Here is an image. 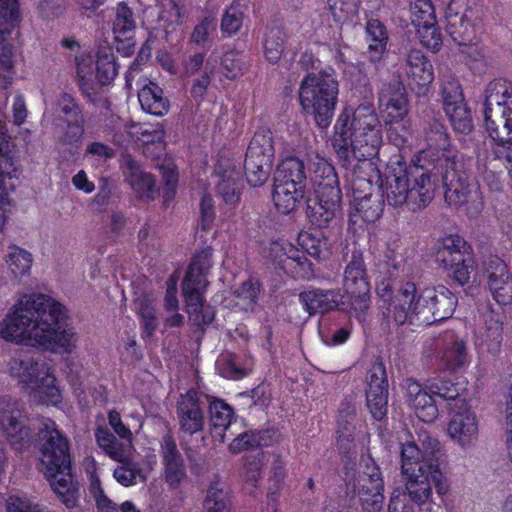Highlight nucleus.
Masks as SVG:
<instances>
[{
	"instance_id": "23",
	"label": "nucleus",
	"mask_w": 512,
	"mask_h": 512,
	"mask_svg": "<svg viewBox=\"0 0 512 512\" xmlns=\"http://www.w3.org/2000/svg\"><path fill=\"white\" fill-rule=\"evenodd\" d=\"M411 20L417 36L427 49L436 52L442 44L441 34L436 26L434 9L430 0H413Z\"/></svg>"
},
{
	"instance_id": "2",
	"label": "nucleus",
	"mask_w": 512,
	"mask_h": 512,
	"mask_svg": "<svg viewBox=\"0 0 512 512\" xmlns=\"http://www.w3.org/2000/svg\"><path fill=\"white\" fill-rule=\"evenodd\" d=\"M66 307L45 294L25 295L0 321V337L11 343L70 353L78 342L74 328L66 324Z\"/></svg>"
},
{
	"instance_id": "39",
	"label": "nucleus",
	"mask_w": 512,
	"mask_h": 512,
	"mask_svg": "<svg viewBox=\"0 0 512 512\" xmlns=\"http://www.w3.org/2000/svg\"><path fill=\"white\" fill-rule=\"evenodd\" d=\"M11 143L5 125L0 121V197H9L7 181L16 177L18 169L11 153Z\"/></svg>"
},
{
	"instance_id": "45",
	"label": "nucleus",
	"mask_w": 512,
	"mask_h": 512,
	"mask_svg": "<svg viewBox=\"0 0 512 512\" xmlns=\"http://www.w3.org/2000/svg\"><path fill=\"white\" fill-rule=\"evenodd\" d=\"M489 288L499 304L506 305L512 301V279L504 264L499 263L490 274Z\"/></svg>"
},
{
	"instance_id": "44",
	"label": "nucleus",
	"mask_w": 512,
	"mask_h": 512,
	"mask_svg": "<svg viewBox=\"0 0 512 512\" xmlns=\"http://www.w3.org/2000/svg\"><path fill=\"white\" fill-rule=\"evenodd\" d=\"M138 100L145 112L155 116H162L169 110V102L163 96L162 89L152 82L141 88Z\"/></svg>"
},
{
	"instance_id": "58",
	"label": "nucleus",
	"mask_w": 512,
	"mask_h": 512,
	"mask_svg": "<svg viewBox=\"0 0 512 512\" xmlns=\"http://www.w3.org/2000/svg\"><path fill=\"white\" fill-rule=\"evenodd\" d=\"M66 131L59 136V143L62 145L78 144L84 134L83 117L76 116L75 119H69Z\"/></svg>"
},
{
	"instance_id": "56",
	"label": "nucleus",
	"mask_w": 512,
	"mask_h": 512,
	"mask_svg": "<svg viewBox=\"0 0 512 512\" xmlns=\"http://www.w3.org/2000/svg\"><path fill=\"white\" fill-rule=\"evenodd\" d=\"M427 389L433 394L446 400L455 399L459 394L457 384L441 378L430 379L426 383Z\"/></svg>"
},
{
	"instance_id": "36",
	"label": "nucleus",
	"mask_w": 512,
	"mask_h": 512,
	"mask_svg": "<svg viewBox=\"0 0 512 512\" xmlns=\"http://www.w3.org/2000/svg\"><path fill=\"white\" fill-rule=\"evenodd\" d=\"M162 464L165 482L172 488L178 487L186 478V470L175 442L168 436L162 441Z\"/></svg>"
},
{
	"instance_id": "48",
	"label": "nucleus",
	"mask_w": 512,
	"mask_h": 512,
	"mask_svg": "<svg viewBox=\"0 0 512 512\" xmlns=\"http://www.w3.org/2000/svg\"><path fill=\"white\" fill-rule=\"evenodd\" d=\"M5 263L14 278H21L29 273L33 264V257L25 249L12 246L5 256Z\"/></svg>"
},
{
	"instance_id": "5",
	"label": "nucleus",
	"mask_w": 512,
	"mask_h": 512,
	"mask_svg": "<svg viewBox=\"0 0 512 512\" xmlns=\"http://www.w3.org/2000/svg\"><path fill=\"white\" fill-rule=\"evenodd\" d=\"M39 470L67 508L78 502V488L70 473L69 443L51 419H44L39 428Z\"/></svg>"
},
{
	"instance_id": "51",
	"label": "nucleus",
	"mask_w": 512,
	"mask_h": 512,
	"mask_svg": "<svg viewBox=\"0 0 512 512\" xmlns=\"http://www.w3.org/2000/svg\"><path fill=\"white\" fill-rule=\"evenodd\" d=\"M272 434L273 433L270 431H265L262 434L257 435L254 433L241 432L229 444V450L232 453H239L254 445L268 446L271 444V441H268L266 437L270 438Z\"/></svg>"
},
{
	"instance_id": "22",
	"label": "nucleus",
	"mask_w": 512,
	"mask_h": 512,
	"mask_svg": "<svg viewBox=\"0 0 512 512\" xmlns=\"http://www.w3.org/2000/svg\"><path fill=\"white\" fill-rule=\"evenodd\" d=\"M268 257L294 278L309 279L313 276L311 263L287 241L280 240L271 243Z\"/></svg>"
},
{
	"instance_id": "27",
	"label": "nucleus",
	"mask_w": 512,
	"mask_h": 512,
	"mask_svg": "<svg viewBox=\"0 0 512 512\" xmlns=\"http://www.w3.org/2000/svg\"><path fill=\"white\" fill-rule=\"evenodd\" d=\"M239 173L232 166L229 159H221L208 181V186L214 185L228 205H235L240 199V189L238 185Z\"/></svg>"
},
{
	"instance_id": "34",
	"label": "nucleus",
	"mask_w": 512,
	"mask_h": 512,
	"mask_svg": "<svg viewBox=\"0 0 512 512\" xmlns=\"http://www.w3.org/2000/svg\"><path fill=\"white\" fill-rule=\"evenodd\" d=\"M178 416L181 429L188 434H194L203 429L205 420L200 405V394L190 390L181 396L178 405Z\"/></svg>"
},
{
	"instance_id": "32",
	"label": "nucleus",
	"mask_w": 512,
	"mask_h": 512,
	"mask_svg": "<svg viewBox=\"0 0 512 512\" xmlns=\"http://www.w3.org/2000/svg\"><path fill=\"white\" fill-rule=\"evenodd\" d=\"M503 328L499 314L488 311L484 315V323L479 326L475 333V348L479 353H494L502 342Z\"/></svg>"
},
{
	"instance_id": "37",
	"label": "nucleus",
	"mask_w": 512,
	"mask_h": 512,
	"mask_svg": "<svg viewBox=\"0 0 512 512\" xmlns=\"http://www.w3.org/2000/svg\"><path fill=\"white\" fill-rule=\"evenodd\" d=\"M165 131L161 124H139L131 123L126 127V136L115 138L119 145L134 143L137 146L150 143H161L164 139Z\"/></svg>"
},
{
	"instance_id": "38",
	"label": "nucleus",
	"mask_w": 512,
	"mask_h": 512,
	"mask_svg": "<svg viewBox=\"0 0 512 512\" xmlns=\"http://www.w3.org/2000/svg\"><path fill=\"white\" fill-rule=\"evenodd\" d=\"M95 438L98 446L111 459L118 462L130 460L134 446L132 440L117 439L107 428L99 427L95 432Z\"/></svg>"
},
{
	"instance_id": "60",
	"label": "nucleus",
	"mask_w": 512,
	"mask_h": 512,
	"mask_svg": "<svg viewBox=\"0 0 512 512\" xmlns=\"http://www.w3.org/2000/svg\"><path fill=\"white\" fill-rule=\"evenodd\" d=\"M330 7L339 20L353 17L358 8L359 0H328Z\"/></svg>"
},
{
	"instance_id": "13",
	"label": "nucleus",
	"mask_w": 512,
	"mask_h": 512,
	"mask_svg": "<svg viewBox=\"0 0 512 512\" xmlns=\"http://www.w3.org/2000/svg\"><path fill=\"white\" fill-rule=\"evenodd\" d=\"M75 65L79 84L87 94L111 84L118 74L114 53L108 46L99 49L95 61L88 54L77 55Z\"/></svg>"
},
{
	"instance_id": "26",
	"label": "nucleus",
	"mask_w": 512,
	"mask_h": 512,
	"mask_svg": "<svg viewBox=\"0 0 512 512\" xmlns=\"http://www.w3.org/2000/svg\"><path fill=\"white\" fill-rule=\"evenodd\" d=\"M299 299L304 309L310 315L316 313L324 314L335 309L353 313L351 306L344 300V295H341L336 290L314 289L304 291L300 294Z\"/></svg>"
},
{
	"instance_id": "11",
	"label": "nucleus",
	"mask_w": 512,
	"mask_h": 512,
	"mask_svg": "<svg viewBox=\"0 0 512 512\" xmlns=\"http://www.w3.org/2000/svg\"><path fill=\"white\" fill-rule=\"evenodd\" d=\"M210 268L207 254L196 256L190 264L182 284V292L186 303V311L195 324H208L213 320L214 313L204 305L203 293L207 286L206 274Z\"/></svg>"
},
{
	"instance_id": "17",
	"label": "nucleus",
	"mask_w": 512,
	"mask_h": 512,
	"mask_svg": "<svg viewBox=\"0 0 512 512\" xmlns=\"http://www.w3.org/2000/svg\"><path fill=\"white\" fill-rule=\"evenodd\" d=\"M18 21L17 0H0V87L5 89L12 85L16 75L13 49L6 43V35Z\"/></svg>"
},
{
	"instance_id": "49",
	"label": "nucleus",
	"mask_w": 512,
	"mask_h": 512,
	"mask_svg": "<svg viewBox=\"0 0 512 512\" xmlns=\"http://www.w3.org/2000/svg\"><path fill=\"white\" fill-rule=\"evenodd\" d=\"M216 64H217L216 57H209L208 59H206L204 61V58L202 55H195L186 64L187 74H193L201 67H203V69H204V75L202 76V78L197 80V82L193 85L192 93L194 95H196V96L202 95L204 90L207 88L209 81H210L208 73L213 72Z\"/></svg>"
},
{
	"instance_id": "29",
	"label": "nucleus",
	"mask_w": 512,
	"mask_h": 512,
	"mask_svg": "<svg viewBox=\"0 0 512 512\" xmlns=\"http://www.w3.org/2000/svg\"><path fill=\"white\" fill-rule=\"evenodd\" d=\"M368 469L370 472L362 475L358 480V496L366 512H376L384 499V485L379 468L373 465Z\"/></svg>"
},
{
	"instance_id": "28",
	"label": "nucleus",
	"mask_w": 512,
	"mask_h": 512,
	"mask_svg": "<svg viewBox=\"0 0 512 512\" xmlns=\"http://www.w3.org/2000/svg\"><path fill=\"white\" fill-rule=\"evenodd\" d=\"M407 404L416 417L424 423L434 422L439 415L438 407L426 384L408 380L406 382Z\"/></svg>"
},
{
	"instance_id": "15",
	"label": "nucleus",
	"mask_w": 512,
	"mask_h": 512,
	"mask_svg": "<svg viewBox=\"0 0 512 512\" xmlns=\"http://www.w3.org/2000/svg\"><path fill=\"white\" fill-rule=\"evenodd\" d=\"M273 156L272 132L268 129L257 131L250 142L245 160V175L251 186H261L267 181Z\"/></svg>"
},
{
	"instance_id": "46",
	"label": "nucleus",
	"mask_w": 512,
	"mask_h": 512,
	"mask_svg": "<svg viewBox=\"0 0 512 512\" xmlns=\"http://www.w3.org/2000/svg\"><path fill=\"white\" fill-rule=\"evenodd\" d=\"M366 41L369 57L379 60L387 49L388 33L383 23L378 19H370L366 24Z\"/></svg>"
},
{
	"instance_id": "50",
	"label": "nucleus",
	"mask_w": 512,
	"mask_h": 512,
	"mask_svg": "<svg viewBox=\"0 0 512 512\" xmlns=\"http://www.w3.org/2000/svg\"><path fill=\"white\" fill-rule=\"evenodd\" d=\"M297 241L301 249L314 258H325L328 255L327 241L318 230L301 231Z\"/></svg>"
},
{
	"instance_id": "24",
	"label": "nucleus",
	"mask_w": 512,
	"mask_h": 512,
	"mask_svg": "<svg viewBox=\"0 0 512 512\" xmlns=\"http://www.w3.org/2000/svg\"><path fill=\"white\" fill-rule=\"evenodd\" d=\"M445 199L451 206H464L471 217H476L484 207L479 185L462 178L451 181L446 189Z\"/></svg>"
},
{
	"instance_id": "57",
	"label": "nucleus",
	"mask_w": 512,
	"mask_h": 512,
	"mask_svg": "<svg viewBox=\"0 0 512 512\" xmlns=\"http://www.w3.org/2000/svg\"><path fill=\"white\" fill-rule=\"evenodd\" d=\"M113 156V149L100 142H93L89 144L84 152V160L93 166L105 162Z\"/></svg>"
},
{
	"instance_id": "40",
	"label": "nucleus",
	"mask_w": 512,
	"mask_h": 512,
	"mask_svg": "<svg viewBox=\"0 0 512 512\" xmlns=\"http://www.w3.org/2000/svg\"><path fill=\"white\" fill-rule=\"evenodd\" d=\"M230 490L225 481L215 477L210 481L203 501V512H229Z\"/></svg>"
},
{
	"instance_id": "16",
	"label": "nucleus",
	"mask_w": 512,
	"mask_h": 512,
	"mask_svg": "<svg viewBox=\"0 0 512 512\" xmlns=\"http://www.w3.org/2000/svg\"><path fill=\"white\" fill-rule=\"evenodd\" d=\"M343 288L346 301L355 316L362 320L369 307L370 284L366 276L364 260L361 253H353L344 271Z\"/></svg>"
},
{
	"instance_id": "14",
	"label": "nucleus",
	"mask_w": 512,
	"mask_h": 512,
	"mask_svg": "<svg viewBox=\"0 0 512 512\" xmlns=\"http://www.w3.org/2000/svg\"><path fill=\"white\" fill-rule=\"evenodd\" d=\"M436 257L447 275L461 285L468 283L475 272L472 249L458 235L445 236Z\"/></svg>"
},
{
	"instance_id": "12",
	"label": "nucleus",
	"mask_w": 512,
	"mask_h": 512,
	"mask_svg": "<svg viewBox=\"0 0 512 512\" xmlns=\"http://www.w3.org/2000/svg\"><path fill=\"white\" fill-rule=\"evenodd\" d=\"M379 110L388 126V137L395 145L405 142L410 127L405 120L408 114V100L405 87L397 82L384 85L379 96Z\"/></svg>"
},
{
	"instance_id": "18",
	"label": "nucleus",
	"mask_w": 512,
	"mask_h": 512,
	"mask_svg": "<svg viewBox=\"0 0 512 512\" xmlns=\"http://www.w3.org/2000/svg\"><path fill=\"white\" fill-rule=\"evenodd\" d=\"M447 31L452 40L458 46L475 47L474 52L479 59L469 61L471 68H477V62L483 61L485 54L483 49L477 46L482 33L481 21L475 11L466 9L461 15H448Z\"/></svg>"
},
{
	"instance_id": "63",
	"label": "nucleus",
	"mask_w": 512,
	"mask_h": 512,
	"mask_svg": "<svg viewBox=\"0 0 512 512\" xmlns=\"http://www.w3.org/2000/svg\"><path fill=\"white\" fill-rule=\"evenodd\" d=\"M216 27V18L213 15L203 17V19L196 25L193 33L192 40L196 43L204 42L209 33Z\"/></svg>"
},
{
	"instance_id": "33",
	"label": "nucleus",
	"mask_w": 512,
	"mask_h": 512,
	"mask_svg": "<svg viewBox=\"0 0 512 512\" xmlns=\"http://www.w3.org/2000/svg\"><path fill=\"white\" fill-rule=\"evenodd\" d=\"M135 22L131 10L119 3L116 8V17L113 22V34L117 51L124 56H130L135 49L134 39Z\"/></svg>"
},
{
	"instance_id": "20",
	"label": "nucleus",
	"mask_w": 512,
	"mask_h": 512,
	"mask_svg": "<svg viewBox=\"0 0 512 512\" xmlns=\"http://www.w3.org/2000/svg\"><path fill=\"white\" fill-rule=\"evenodd\" d=\"M449 439L463 450L476 446L479 436V422L475 412L464 402L456 403L451 409L446 426Z\"/></svg>"
},
{
	"instance_id": "30",
	"label": "nucleus",
	"mask_w": 512,
	"mask_h": 512,
	"mask_svg": "<svg viewBox=\"0 0 512 512\" xmlns=\"http://www.w3.org/2000/svg\"><path fill=\"white\" fill-rule=\"evenodd\" d=\"M123 173L126 181L137 195L145 200H152L158 195L156 180L145 171L135 160L126 157L123 162Z\"/></svg>"
},
{
	"instance_id": "55",
	"label": "nucleus",
	"mask_w": 512,
	"mask_h": 512,
	"mask_svg": "<svg viewBox=\"0 0 512 512\" xmlns=\"http://www.w3.org/2000/svg\"><path fill=\"white\" fill-rule=\"evenodd\" d=\"M283 53V39L279 31H270L264 41V57L274 64L277 63Z\"/></svg>"
},
{
	"instance_id": "9",
	"label": "nucleus",
	"mask_w": 512,
	"mask_h": 512,
	"mask_svg": "<svg viewBox=\"0 0 512 512\" xmlns=\"http://www.w3.org/2000/svg\"><path fill=\"white\" fill-rule=\"evenodd\" d=\"M309 169L314 175L312 180L317 198L312 213L315 222L321 226L335 217L339 210L341 192L334 167L327 159L315 154L310 159Z\"/></svg>"
},
{
	"instance_id": "10",
	"label": "nucleus",
	"mask_w": 512,
	"mask_h": 512,
	"mask_svg": "<svg viewBox=\"0 0 512 512\" xmlns=\"http://www.w3.org/2000/svg\"><path fill=\"white\" fill-rule=\"evenodd\" d=\"M306 176L303 162L287 158L279 165L274 178L273 200L276 208L284 214L294 211L306 199L312 210L311 199L306 197Z\"/></svg>"
},
{
	"instance_id": "47",
	"label": "nucleus",
	"mask_w": 512,
	"mask_h": 512,
	"mask_svg": "<svg viewBox=\"0 0 512 512\" xmlns=\"http://www.w3.org/2000/svg\"><path fill=\"white\" fill-rule=\"evenodd\" d=\"M248 8V0H234L226 8L220 23V29L224 36L231 37L240 31Z\"/></svg>"
},
{
	"instance_id": "4",
	"label": "nucleus",
	"mask_w": 512,
	"mask_h": 512,
	"mask_svg": "<svg viewBox=\"0 0 512 512\" xmlns=\"http://www.w3.org/2000/svg\"><path fill=\"white\" fill-rule=\"evenodd\" d=\"M421 447L408 442L401 449V469L409 498L417 505L425 504L432 496L431 480L440 497L450 492V484L442 478L437 457L439 442L428 435L419 436Z\"/></svg>"
},
{
	"instance_id": "31",
	"label": "nucleus",
	"mask_w": 512,
	"mask_h": 512,
	"mask_svg": "<svg viewBox=\"0 0 512 512\" xmlns=\"http://www.w3.org/2000/svg\"><path fill=\"white\" fill-rule=\"evenodd\" d=\"M406 74L419 95H424L434 80L431 62L419 50H411L406 59Z\"/></svg>"
},
{
	"instance_id": "7",
	"label": "nucleus",
	"mask_w": 512,
	"mask_h": 512,
	"mask_svg": "<svg viewBox=\"0 0 512 512\" xmlns=\"http://www.w3.org/2000/svg\"><path fill=\"white\" fill-rule=\"evenodd\" d=\"M8 372L29 391L35 403L58 407L62 402V390L47 362L19 355L9 362Z\"/></svg>"
},
{
	"instance_id": "62",
	"label": "nucleus",
	"mask_w": 512,
	"mask_h": 512,
	"mask_svg": "<svg viewBox=\"0 0 512 512\" xmlns=\"http://www.w3.org/2000/svg\"><path fill=\"white\" fill-rule=\"evenodd\" d=\"M319 334L325 345L338 346L347 341L350 336V330L347 327L339 328L335 331H325L323 328H320Z\"/></svg>"
},
{
	"instance_id": "8",
	"label": "nucleus",
	"mask_w": 512,
	"mask_h": 512,
	"mask_svg": "<svg viewBox=\"0 0 512 512\" xmlns=\"http://www.w3.org/2000/svg\"><path fill=\"white\" fill-rule=\"evenodd\" d=\"M339 84L333 72L310 73L301 81L299 102L321 128H327L338 101Z\"/></svg>"
},
{
	"instance_id": "64",
	"label": "nucleus",
	"mask_w": 512,
	"mask_h": 512,
	"mask_svg": "<svg viewBox=\"0 0 512 512\" xmlns=\"http://www.w3.org/2000/svg\"><path fill=\"white\" fill-rule=\"evenodd\" d=\"M181 19V10L180 8L169 1L168 9L163 11L159 15V22L165 31H168L170 26L176 25L180 22Z\"/></svg>"
},
{
	"instance_id": "6",
	"label": "nucleus",
	"mask_w": 512,
	"mask_h": 512,
	"mask_svg": "<svg viewBox=\"0 0 512 512\" xmlns=\"http://www.w3.org/2000/svg\"><path fill=\"white\" fill-rule=\"evenodd\" d=\"M482 115L496 153L504 157L512 178V84L505 79L490 81L484 90Z\"/></svg>"
},
{
	"instance_id": "59",
	"label": "nucleus",
	"mask_w": 512,
	"mask_h": 512,
	"mask_svg": "<svg viewBox=\"0 0 512 512\" xmlns=\"http://www.w3.org/2000/svg\"><path fill=\"white\" fill-rule=\"evenodd\" d=\"M6 512H46L26 496H10Z\"/></svg>"
},
{
	"instance_id": "61",
	"label": "nucleus",
	"mask_w": 512,
	"mask_h": 512,
	"mask_svg": "<svg viewBox=\"0 0 512 512\" xmlns=\"http://www.w3.org/2000/svg\"><path fill=\"white\" fill-rule=\"evenodd\" d=\"M219 373L229 379H239L249 373L251 367L240 368L233 360L220 359L217 362Z\"/></svg>"
},
{
	"instance_id": "25",
	"label": "nucleus",
	"mask_w": 512,
	"mask_h": 512,
	"mask_svg": "<svg viewBox=\"0 0 512 512\" xmlns=\"http://www.w3.org/2000/svg\"><path fill=\"white\" fill-rule=\"evenodd\" d=\"M367 381V407L372 417L381 421L386 416L388 407V384L384 367L381 364L373 365L368 372Z\"/></svg>"
},
{
	"instance_id": "35",
	"label": "nucleus",
	"mask_w": 512,
	"mask_h": 512,
	"mask_svg": "<svg viewBox=\"0 0 512 512\" xmlns=\"http://www.w3.org/2000/svg\"><path fill=\"white\" fill-rule=\"evenodd\" d=\"M123 465L114 469L113 477L124 487H131L137 483L145 482L154 470L157 456L154 453L147 454L141 461L122 462Z\"/></svg>"
},
{
	"instance_id": "1",
	"label": "nucleus",
	"mask_w": 512,
	"mask_h": 512,
	"mask_svg": "<svg viewBox=\"0 0 512 512\" xmlns=\"http://www.w3.org/2000/svg\"><path fill=\"white\" fill-rule=\"evenodd\" d=\"M332 146L341 161L358 162L351 181L352 200L349 223L354 230L376 221L382 213V203L372 197V180H381L390 205L401 206L409 199L419 197L421 204L428 203L439 185L436 175H431L419 164L407 167L400 154L393 155L386 167L384 179L374 162L382 145V129L374 106L364 103L357 108L346 107L334 125Z\"/></svg>"
},
{
	"instance_id": "21",
	"label": "nucleus",
	"mask_w": 512,
	"mask_h": 512,
	"mask_svg": "<svg viewBox=\"0 0 512 512\" xmlns=\"http://www.w3.org/2000/svg\"><path fill=\"white\" fill-rule=\"evenodd\" d=\"M443 107L455 131L466 135L472 131V117L468 110L461 86L456 79H450L442 87Z\"/></svg>"
},
{
	"instance_id": "54",
	"label": "nucleus",
	"mask_w": 512,
	"mask_h": 512,
	"mask_svg": "<svg viewBox=\"0 0 512 512\" xmlns=\"http://www.w3.org/2000/svg\"><path fill=\"white\" fill-rule=\"evenodd\" d=\"M198 185L202 190L200 201L201 226L203 229H207L212 225L215 218L214 201L212 197L207 194L206 183H204L202 178H199Z\"/></svg>"
},
{
	"instance_id": "43",
	"label": "nucleus",
	"mask_w": 512,
	"mask_h": 512,
	"mask_svg": "<svg viewBox=\"0 0 512 512\" xmlns=\"http://www.w3.org/2000/svg\"><path fill=\"white\" fill-rule=\"evenodd\" d=\"M260 292V286L258 282L248 280L242 283L233 293L225 296L223 299V305L225 308H239L240 310L250 311L254 308L258 295Z\"/></svg>"
},
{
	"instance_id": "3",
	"label": "nucleus",
	"mask_w": 512,
	"mask_h": 512,
	"mask_svg": "<svg viewBox=\"0 0 512 512\" xmlns=\"http://www.w3.org/2000/svg\"><path fill=\"white\" fill-rule=\"evenodd\" d=\"M376 292L388 302V315L402 325L422 316V322L441 321L450 317L457 304L456 297L444 286L427 287L417 292L414 283H405L392 297L390 280L376 285Z\"/></svg>"
},
{
	"instance_id": "19",
	"label": "nucleus",
	"mask_w": 512,
	"mask_h": 512,
	"mask_svg": "<svg viewBox=\"0 0 512 512\" xmlns=\"http://www.w3.org/2000/svg\"><path fill=\"white\" fill-rule=\"evenodd\" d=\"M0 432L17 451L26 449L32 440L31 430L23 422L19 403L6 395L0 396Z\"/></svg>"
},
{
	"instance_id": "53",
	"label": "nucleus",
	"mask_w": 512,
	"mask_h": 512,
	"mask_svg": "<svg viewBox=\"0 0 512 512\" xmlns=\"http://www.w3.org/2000/svg\"><path fill=\"white\" fill-rule=\"evenodd\" d=\"M135 305L142 318L144 332L147 336L152 335L156 328L154 300L150 297L138 298Z\"/></svg>"
},
{
	"instance_id": "42",
	"label": "nucleus",
	"mask_w": 512,
	"mask_h": 512,
	"mask_svg": "<svg viewBox=\"0 0 512 512\" xmlns=\"http://www.w3.org/2000/svg\"><path fill=\"white\" fill-rule=\"evenodd\" d=\"M89 480V491L95 500L97 512H118L116 504L104 493L96 469L89 472ZM119 510L121 512H141L133 502L128 500L121 503Z\"/></svg>"
},
{
	"instance_id": "52",
	"label": "nucleus",
	"mask_w": 512,
	"mask_h": 512,
	"mask_svg": "<svg viewBox=\"0 0 512 512\" xmlns=\"http://www.w3.org/2000/svg\"><path fill=\"white\" fill-rule=\"evenodd\" d=\"M468 355L466 345L462 340H457L448 348L442 357V365L446 370L453 371L467 364Z\"/></svg>"
},
{
	"instance_id": "41",
	"label": "nucleus",
	"mask_w": 512,
	"mask_h": 512,
	"mask_svg": "<svg viewBox=\"0 0 512 512\" xmlns=\"http://www.w3.org/2000/svg\"><path fill=\"white\" fill-rule=\"evenodd\" d=\"M210 423L212 437L219 443L224 442L229 428L237 424L236 421H233L231 407L221 400H214L210 403Z\"/></svg>"
}]
</instances>
